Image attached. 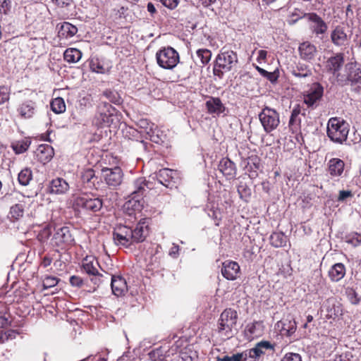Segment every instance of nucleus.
Masks as SVG:
<instances>
[{
  "mask_svg": "<svg viewBox=\"0 0 361 361\" xmlns=\"http://www.w3.org/2000/svg\"><path fill=\"white\" fill-rule=\"evenodd\" d=\"M238 55L236 52L222 48L216 56L214 67L213 74L219 79L223 78L224 74L231 71L238 63Z\"/></svg>",
  "mask_w": 361,
  "mask_h": 361,
  "instance_id": "1",
  "label": "nucleus"
},
{
  "mask_svg": "<svg viewBox=\"0 0 361 361\" xmlns=\"http://www.w3.org/2000/svg\"><path fill=\"white\" fill-rule=\"evenodd\" d=\"M340 78L338 86L350 85L353 91L359 93L361 91V63L357 61L347 63L344 66V73Z\"/></svg>",
  "mask_w": 361,
  "mask_h": 361,
  "instance_id": "2",
  "label": "nucleus"
},
{
  "mask_svg": "<svg viewBox=\"0 0 361 361\" xmlns=\"http://www.w3.org/2000/svg\"><path fill=\"white\" fill-rule=\"evenodd\" d=\"M238 313L232 308L225 309L218 320L217 331L225 339L231 338L234 335V330L238 320Z\"/></svg>",
  "mask_w": 361,
  "mask_h": 361,
  "instance_id": "3",
  "label": "nucleus"
},
{
  "mask_svg": "<svg viewBox=\"0 0 361 361\" xmlns=\"http://www.w3.org/2000/svg\"><path fill=\"white\" fill-rule=\"evenodd\" d=\"M349 133V124L338 117L331 118L327 123L326 133L334 142L343 144L346 141Z\"/></svg>",
  "mask_w": 361,
  "mask_h": 361,
  "instance_id": "4",
  "label": "nucleus"
},
{
  "mask_svg": "<svg viewBox=\"0 0 361 361\" xmlns=\"http://www.w3.org/2000/svg\"><path fill=\"white\" fill-rule=\"evenodd\" d=\"M99 267L98 261L94 257H86L82 262V269L89 276L90 281L93 283V290H95L105 281H108L109 274L106 272L105 275L99 272Z\"/></svg>",
  "mask_w": 361,
  "mask_h": 361,
  "instance_id": "5",
  "label": "nucleus"
},
{
  "mask_svg": "<svg viewBox=\"0 0 361 361\" xmlns=\"http://www.w3.org/2000/svg\"><path fill=\"white\" fill-rule=\"evenodd\" d=\"M156 60L161 68L173 70L178 64L180 56L174 48L170 46L164 47L156 53Z\"/></svg>",
  "mask_w": 361,
  "mask_h": 361,
  "instance_id": "6",
  "label": "nucleus"
},
{
  "mask_svg": "<svg viewBox=\"0 0 361 361\" xmlns=\"http://www.w3.org/2000/svg\"><path fill=\"white\" fill-rule=\"evenodd\" d=\"M103 204V199L93 193H84L78 196L74 200L75 207L91 213L100 212Z\"/></svg>",
  "mask_w": 361,
  "mask_h": 361,
  "instance_id": "7",
  "label": "nucleus"
},
{
  "mask_svg": "<svg viewBox=\"0 0 361 361\" xmlns=\"http://www.w3.org/2000/svg\"><path fill=\"white\" fill-rule=\"evenodd\" d=\"M344 54L337 53L335 55L329 57L326 61L325 68L326 72L332 75L333 83L338 85L340 82V76L343 73L341 72L344 65Z\"/></svg>",
  "mask_w": 361,
  "mask_h": 361,
  "instance_id": "8",
  "label": "nucleus"
},
{
  "mask_svg": "<svg viewBox=\"0 0 361 361\" xmlns=\"http://www.w3.org/2000/svg\"><path fill=\"white\" fill-rule=\"evenodd\" d=\"M116 114V109L108 102H102L98 106L94 117L95 124L100 128L109 126L113 123Z\"/></svg>",
  "mask_w": 361,
  "mask_h": 361,
  "instance_id": "9",
  "label": "nucleus"
},
{
  "mask_svg": "<svg viewBox=\"0 0 361 361\" xmlns=\"http://www.w3.org/2000/svg\"><path fill=\"white\" fill-rule=\"evenodd\" d=\"M259 118L264 131L269 133L279 125V114L274 109L265 106L260 114Z\"/></svg>",
  "mask_w": 361,
  "mask_h": 361,
  "instance_id": "10",
  "label": "nucleus"
},
{
  "mask_svg": "<svg viewBox=\"0 0 361 361\" xmlns=\"http://www.w3.org/2000/svg\"><path fill=\"white\" fill-rule=\"evenodd\" d=\"M55 233L51 238V244L54 246L66 249L74 244V238L71 233L70 227L61 226L55 228Z\"/></svg>",
  "mask_w": 361,
  "mask_h": 361,
  "instance_id": "11",
  "label": "nucleus"
},
{
  "mask_svg": "<svg viewBox=\"0 0 361 361\" xmlns=\"http://www.w3.org/2000/svg\"><path fill=\"white\" fill-rule=\"evenodd\" d=\"M102 174L105 183L109 187L116 188L122 183L123 173L119 166L114 168H103L102 169Z\"/></svg>",
  "mask_w": 361,
  "mask_h": 361,
  "instance_id": "12",
  "label": "nucleus"
},
{
  "mask_svg": "<svg viewBox=\"0 0 361 361\" xmlns=\"http://www.w3.org/2000/svg\"><path fill=\"white\" fill-rule=\"evenodd\" d=\"M324 94V87L319 82H314L304 94V103L311 108L317 106Z\"/></svg>",
  "mask_w": 361,
  "mask_h": 361,
  "instance_id": "13",
  "label": "nucleus"
},
{
  "mask_svg": "<svg viewBox=\"0 0 361 361\" xmlns=\"http://www.w3.org/2000/svg\"><path fill=\"white\" fill-rule=\"evenodd\" d=\"M155 177L165 187L168 188H176L178 176L176 171L167 168L161 169L155 173Z\"/></svg>",
  "mask_w": 361,
  "mask_h": 361,
  "instance_id": "14",
  "label": "nucleus"
},
{
  "mask_svg": "<svg viewBox=\"0 0 361 361\" xmlns=\"http://www.w3.org/2000/svg\"><path fill=\"white\" fill-rule=\"evenodd\" d=\"M205 107L209 114H215L218 116L221 114L226 116L228 113V109L219 97H209L205 102Z\"/></svg>",
  "mask_w": 361,
  "mask_h": 361,
  "instance_id": "15",
  "label": "nucleus"
},
{
  "mask_svg": "<svg viewBox=\"0 0 361 361\" xmlns=\"http://www.w3.org/2000/svg\"><path fill=\"white\" fill-rule=\"evenodd\" d=\"M37 111V102L32 99L23 101L17 108L19 116L24 119H30L34 117Z\"/></svg>",
  "mask_w": 361,
  "mask_h": 361,
  "instance_id": "16",
  "label": "nucleus"
},
{
  "mask_svg": "<svg viewBox=\"0 0 361 361\" xmlns=\"http://www.w3.org/2000/svg\"><path fill=\"white\" fill-rule=\"evenodd\" d=\"M303 18L311 23V29L317 35L324 34L327 30V25L322 18L315 13H305Z\"/></svg>",
  "mask_w": 361,
  "mask_h": 361,
  "instance_id": "17",
  "label": "nucleus"
},
{
  "mask_svg": "<svg viewBox=\"0 0 361 361\" xmlns=\"http://www.w3.org/2000/svg\"><path fill=\"white\" fill-rule=\"evenodd\" d=\"M148 234V224L145 219H142L134 228H132V244L145 241Z\"/></svg>",
  "mask_w": 361,
  "mask_h": 361,
  "instance_id": "18",
  "label": "nucleus"
},
{
  "mask_svg": "<svg viewBox=\"0 0 361 361\" xmlns=\"http://www.w3.org/2000/svg\"><path fill=\"white\" fill-rule=\"evenodd\" d=\"M218 169L227 180L234 179L237 174L235 164L227 157H224L220 160Z\"/></svg>",
  "mask_w": 361,
  "mask_h": 361,
  "instance_id": "19",
  "label": "nucleus"
},
{
  "mask_svg": "<svg viewBox=\"0 0 361 361\" xmlns=\"http://www.w3.org/2000/svg\"><path fill=\"white\" fill-rule=\"evenodd\" d=\"M240 270V266L236 262L227 260L223 262L221 271L225 279L234 281L238 277Z\"/></svg>",
  "mask_w": 361,
  "mask_h": 361,
  "instance_id": "20",
  "label": "nucleus"
},
{
  "mask_svg": "<svg viewBox=\"0 0 361 361\" xmlns=\"http://www.w3.org/2000/svg\"><path fill=\"white\" fill-rule=\"evenodd\" d=\"M324 307L326 312V317L328 319H336V317L342 315V307L339 302H338L335 298H328L324 303Z\"/></svg>",
  "mask_w": 361,
  "mask_h": 361,
  "instance_id": "21",
  "label": "nucleus"
},
{
  "mask_svg": "<svg viewBox=\"0 0 361 361\" xmlns=\"http://www.w3.org/2000/svg\"><path fill=\"white\" fill-rule=\"evenodd\" d=\"M151 188L149 181H147L144 177L138 178L133 182V190L130 196L143 198L147 191Z\"/></svg>",
  "mask_w": 361,
  "mask_h": 361,
  "instance_id": "22",
  "label": "nucleus"
},
{
  "mask_svg": "<svg viewBox=\"0 0 361 361\" xmlns=\"http://www.w3.org/2000/svg\"><path fill=\"white\" fill-rule=\"evenodd\" d=\"M35 155L40 163L45 164L49 162L54 155V148L47 144H43L38 146L35 151Z\"/></svg>",
  "mask_w": 361,
  "mask_h": 361,
  "instance_id": "23",
  "label": "nucleus"
},
{
  "mask_svg": "<svg viewBox=\"0 0 361 361\" xmlns=\"http://www.w3.org/2000/svg\"><path fill=\"white\" fill-rule=\"evenodd\" d=\"M344 170L345 163L341 159L332 158L327 164V171L332 178L342 177Z\"/></svg>",
  "mask_w": 361,
  "mask_h": 361,
  "instance_id": "24",
  "label": "nucleus"
},
{
  "mask_svg": "<svg viewBox=\"0 0 361 361\" xmlns=\"http://www.w3.org/2000/svg\"><path fill=\"white\" fill-rule=\"evenodd\" d=\"M70 189L68 183L62 178H56L49 183V192L54 195H63Z\"/></svg>",
  "mask_w": 361,
  "mask_h": 361,
  "instance_id": "25",
  "label": "nucleus"
},
{
  "mask_svg": "<svg viewBox=\"0 0 361 361\" xmlns=\"http://www.w3.org/2000/svg\"><path fill=\"white\" fill-rule=\"evenodd\" d=\"M277 328L279 329L282 336L288 337L291 336L296 330V322L293 319H283L276 324Z\"/></svg>",
  "mask_w": 361,
  "mask_h": 361,
  "instance_id": "26",
  "label": "nucleus"
},
{
  "mask_svg": "<svg viewBox=\"0 0 361 361\" xmlns=\"http://www.w3.org/2000/svg\"><path fill=\"white\" fill-rule=\"evenodd\" d=\"M111 286L113 293L116 296H121L128 290L125 279L120 276H111Z\"/></svg>",
  "mask_w": 361,
  "mask_h": 361,
  "instance_id": "27",
  "label": "nucleus"
},
{
  "mask_svg": "<svg viewBox=\"0 0 361 361\" xmlns=\"http://www.w3.org/2000/svg\"><path fill=\"white\" fill-rule=\"evenodd\" d=\"M331 39L337 47L345 46L348 44V35L343 27L337 26L331 33Z\"/></svg>",
  "mask_w": 361,
  "mask_h": 361,
  "instance_id": "28",
  "label": "nucleus"
},
{
  "mask_svg": "<svg viewBox=\"0 0 361 361\" xmlns=\"http://www.w3.org/2000/svg\"><path fill=\"white\" fill-rule=\"evenodd\" d=\"M299 52L301 59L305 61H310L315 56L316 47L309 42H305L300 44Z\"/></svg>",
  "mask_w": 361,
  "mask_h": 361,
  "instance_id": "29",
  "label": "nucleus"
},
{
  "mask_svg": "<svg viewBox=\"0 0 361 361\" xmlns=\"http://www.w3.org/2000/svg\"><path fill=\"white\" fill-rule=\"evenodd\" d=\"M145 133L149 140L154 143L162 144L164 142L165 135L154 123H151L149 128H146Z\"/></svg>",
  "mask_w": 361,
  "mask_h": 361,
  "instance_id": "30",
  "label": "nucleus"
},
{
  "mask_svg": "<svg viewBox=\"0 0 361 361\" xmlns=\"http://www.w3.org/2000/svg\"><path fill=\"white\" fill-rule=\"evenodd\" d=\"M300 113V106L298 104L295 106L291 111V115L288 122V126L293 132L298 131L300 128L301 118L299 116Z\"/></svg>",
  "mask_w": 361,
  "mask_h": 361,
  "instance_id": "31",
  "label": "nucleus"
},
{
  "mask_svg": "<svg viewBox=\"0 0 361 361\" xmlns=\"http://www.w3.org/2000/svg\"><path fill=\"white\" fill-rule=\"evenodd\" d=\"M345 274V267L342 263H336L331 267L329 271V276L332 281L338 282L341 280Z\"/></svg>",
  "mask_w": 361,
  "mask_h": 361,
  "instance_id": "32",
  "label": "nucleus"
},
{
  "mask_svg": "<svg viewBox=\"0 0 361 361\" xmlns=\"http://www.w3.org/2000/svg\"><path fill=\"white\" fill-rule=\"evenodd\" d=\"M291 73L295 77L299 78L310 77L312 75L310 66L302 63H298L295 67H293Z\"/></svg>",
  "mask_w": 361,
  "mask_h": 361,
  "instance_id": "33",
  "label": "nucleus"
},
{
  "mask_svg": "<svg viewBox=\"0 0 361 361\" xmlns=\"http://www.w3.org/2000/svg\"><path fill=\"white\" fill-rule=\"evenodd\" d=\"M77 32L76 26L68 22H63L59 28V35L67 39L73 37Z\"/></svg>",
  "mask_w": 361,
  "mask_h": 361,
  "instance_id": "34",
  "label": "nucleus"
},
{
  "mask_svg": "<svg viewBox=\"0 0 361 361\" xmlns=\"http://www.w3.org/2000/svg\"><path fill=\"white\" fill-rule=\"evenodd\" d=\"M130 197V199L124 204L125 209L128 211L140 212L144 207L145 201L143 198Z\"/></svg>",
  "mask_w": 361,
  "mask_h": 361,
  "instance_id": "35",
  "label": "nucleus"
},
{
  "mask_svg": "<svg viewBox=\"0 0 361 361\" xmlns=\"http://www.w3.org/2000/svg\"><path fill=\"white\" fill-rule=\"evenodd\" d=\"M270 244L274 247L286 246L287 236L283 232H274L269 237Z\"/></svg>",
  "mask_w": 361,
  "mask_h": 361,
  "instance_id": "36",
  "label": "nucleus"
},
{
  "mask_svg": "<svg viewBox=\"0 0 361 361\" xmlns=\"http://www.w3.org/2000/svg\"><path fill=\"white\" fill-rule=\"evenodd\" d=\"M30 144L31 140L29 138H25L13 142L11 147L16 154H20L25 152L28 149Z\"/></svg>",
  "mask_w": 361,
  "mask_h": 361,
  "instance_id": "37",
  "label": "nucleus"
},
{
  "mask_svg": "<svg viewBox=\"0 0 361 361\" xmlns=\"http://www.w3.org/2000/svg\"><path fill=\"white\" fill-rule=\"evenodd\" d=\"M82 57V52L76 48H68L63 53V59L68 63H77Z\"/></svg>",
  "mask_w": 361,
  "mask_h": 361,
  "instance_id": "38",
  "label": "nucleus"
},
{
  "mask_svg": "<svg viewBox=\"0 0 361 361\" xmlns=\"http://www.w3.org/2000/svg\"><path fill=\"white\" fill-rule=\"evenodd\" d=\"M176 68L178 80H183L190 77L191 68L190 66L179 61Z\"/></svg>",
  "mask_w": 361,
  "mask_h": 361,
  "instance_id": "39",
  "label": "nucleus"
},
{
  "mask_svg": "<svg viewBox=\"0 0 361 361\" xmlns=\"http://www.w3.org/2000/svg\"><path fill=\"white\" fill-rule=\"evenodd\" d=\"M81 179L84 183L87 184L89 188H92L94 186V183L97 180V178L92 169H87L82 171Z\"/></svg>",
  "mask_w": 361,
  "mask_h": 361,
  "instance_id": "40",
  "label": "nucleus"
},
{
  "mask_svg": "<svg viewBox=\"0 0 361 361\" xmlns=\"http://www.w3.org/2000/svg\"><path fill=\"white\" fill-rule=\"evenodd\" d=\"M32 179V172L30 169L25 168L18 173V183L23 186L27 185Z\"/></svg>",
  "mask_w": 361,
  "mask_h": 361,
  "instance_id": "41",
  "label": "nucleus"
},
{
  "mask_svg": "<svg viewBox=\"0 0 361 361\" xmlns=\"http://www.w3.org/2000/svg\"><path fill=\"white\" fill-rule=\"evenodd\" d=\"M103 96L105 97L110 102L119 105L122 103L123 99L120 94L111 89H107L103 92Z\"/></svg>",
  "mask_w": 361,
  "mask_h": 361,
  "instance_id": "42",
  "label": "nucleus"
},
{
  "mask_svg": "<svg viewBox=\"0 0 361 361\" xmlns=\"http://www.w3.org/2000/svg\"><path fill=\"white\" fill-rule=\"evenodd\" d=\"M113 239L116 245H122L125 247H129L133 245L130 240L124 237L116 229L113 232Z\"/></svg>",
  "mask_w": 361,
  "mask_h": 361,
  "instance_id": "43",
  "label": "nucleus"
},
{
  "mask_svg": "<svg viewBox=\"0 0 361 361\" xmlns=\"http://www.w3.org/2000/svg\"><path fill=\"white\" fill-rule=\"evenodd\" d=\"M51 109L56 114H61L66 111V104L61 97H56L51 102Z\"/></svg>",
  "mask_w": 361,
  "mask_h": 361,
  "instance_id": "44",
  "label": "nucleus"
},
{
  "mask_svg": "<svg viewBox=\"0 0 361 361\" xmlns=\"http://www.w3.org/2000/svg\"><path fill=\"white\" fill-rule=\"evenodd\" d=\"M196 54L202 66H206L211 60L212 52L207 49H200L196 51Z\"/></svg>",
  "mask_w": 361,
  "mask_h": 361,
  "instance_id": "45",
  "label": "nucleus"
},
{
  "mask_svg": "<svg viewBox=\"0 0 361 361\" xmlns=\"http://www.w3.org/2000/svg\"><path fill=\"white\" fill-rule=\"evenodd\" d=\"M262 322H254L247 324L245 331L248 332L250 336H258L262 332Z\"/></svg>",
  "mask_w": 361,
  "mask_h": 361,
  "instance_id": "46",
  "label": "nucleus"
},
{
  "mask_svg": "<svg viewBox=\"0 0 361 361\" xmlns=\"http://www.w3.org/2000/svg\"><path fill=\"white\" fill-rule=\"evenodd\" d=\"M217 361H245L246 353L244 351L233 354L231 355H224L223 357H217Z\"/></svg>",
  "mask_w": 361,
  "mask_h": 361,
  "instance_id": "47",
  "label": "nucleus"
},
{
  "mask_svg": "<svg viewBox=\"0 0 361 361\" xmlns=\"http://www.w3.org/2000/svg\"><path fill=\"white\" fill-rule=\"evenodd\" d=\"M244 353H246V360L250 358L256 360L264 354V351L260 350L256 344L254 348L244 350Z\"/></svg>",
  "mask_w": 361,
  "mask_h": 361,
  "instance_id": "48",
  "label": "nucleus"
},
{
  "mask_svg": "<svg viewBox=\"0 0 361 361\" xmlns=\"http://www.w3.org/2000/svg\"><path fill=\"white\" fill-rule=\"evenodd\" d=\"M51 235V226L50 224L46 225L43 227L37 235V239L41 243H45Z\"/></svg>",
  "mask_w": 361,
  "mask_h": 361,
  "instance_id": "49",
  "label": "nucleus"
},
{
  "mask_svg": "<svg viewBox=\"0 0 361 361\" xmlns=\"http://www.w3.org/2000/svg\"><path fill=\"white\" fill-rule=\"evenodd\" d=\"M345 241L354 247H357L361 244V234L356 232L348 234L345 237Z\"/></svg>",
  "mask_w": 361,
  "mask_h": 361,
  "instance_id": "50",
  "label": "nucleus"
},
{
  "mask_svg": "<svg viewBox=\"0 0 361 361\" xmlns=\"http://www.w3.org/2000/svg\"><path fill=\"white\" fill-rule=\"evenodd\" d=\"M345 293H346L348 299L349 300V301L350 302L351 304H353V305L359 304V302L361 300V298L358 295L357 293L356 292V290L354 288L348 287L345 289Z\"/></svg>",
  "mask_w": 361,
  "mask_h": 361,
  "instance_id": "51",
  "label": "nucleus"
},
{
  "mask_svg": "<svg viewBox=\"0 0 361 361\" xmlns=\"http://www.w3.org/2000/svg\"><path fill=\"white\" fill-rule=\"evenodd\" d=\"M24 213V209L23 204H16L12 206L10 209L9 215L13 219H18L23 216Z\"/></svg>",
  "mask_w": 361,
  "mask_h": 361,
  "instance_id": "52",
  "label": "nucleus"
},
{
  "mask_svg": "<svg viewBox=\"0 0 361 361\" xmlns=\"http://www.w3.org/2000/svg\"><path fill=\"white\" fill-rule=\"evenodd\" d=\"M90 67L92 72H95L97 73L104 74L106 72V68L98 59H92L90 63Z\"/></svg>",
  "mask_w": 361,
  "mask_h": 361,
  "instance_id": "53",
  "label": "nucleus"
},
{
  "mask_svg": "<svg viewBox=\"0 0 361 361\" xmlns=\"http://www.w3.org/2000/svg\"><path fill=\"white\" fill-rule=\"evenodd\" d=\"M237 190L241 199L246 200L251 195V190L245 183H240Z\"/></svg>",
  "mask_w": 361,
  "mask_h": 361,
  "instance_id": "54",
  "label": "nucleus"
},
{
  "mask_svg": "<svg viewBox=\"0 0 361 361\" xmlns=\"http://www.w3.org/2000/svg\"><path fill=\"white\" fill-rule=\"evenodd\" d=\"M11 0H0V15L8 16L11 10Z\"/></svg>",
  "mask_w": 361,
  "mask_h": 361,
  "instance_id": "55",
  "label": "nucleus"
},
{
  "mask_svg": "<svg viewBox=\"0 0 361 361\" xmlns=\"http://www.w3.org/2000/svg\"><path fill=\"white\" fill-rule=\"evenodd\" d=\"M247 171L249 172V176L251 178H255L257 176V169L259 168V162L253 161L252 165L250 164V162L247 163V165L245 166Z\"/></svg>",
  "mask_w": 361,
  "mask_h": 361,
  "instance_id": "56",
  "label": "nucleus"
},
{
  "mask_svg": "<svg viewBox=\"0 0 361 361\" xmlns=\"http://www.w3.org/2000/svg\"><path fill=\"white\" fill-rule=\"evenodd\" d=\"M117 231H118L121 234H122L124 237L128 238L130 240L132 243V228L126 226H119L115 228Z\"/></svg>",
  "mask_w": 361,
  "mask_h": 361,
  "instance_id": "57",
  "label": "nucleus"
},
{
  "mask_svg": "<svg viewBox=\"0 0 361 361\" xmlns=\"http://www.w3.org/2000/svg\"><path fill=\"white\" fill-rule=\"evenodd\" d=\"M10 99L9 89L6 86H0V105L8 102Z\"/></svg>",
  "mask_w": 361,
  "mask_h": 361,
  "instance_id": "58",
  "label": "nucleus"
},
{
  "mask_svg": "<svg viewBox=\"0 0 361 361\" xmlns=\"http://www.w3.org/2000/svg\"><path fill=\"white\" fill-rule=\"evenodd\" d=\"M281 361H302V357L298 353H287Z\"/></svg>",
  "mask_w": 361,
  "mask_h": 361,
  "instance_id": "59",
  "label": "nucleus"
},
{
  "mask_svg": "<svg viewBox=\"0 0 361 361\" xmlns=\"http://www.w3.org/2000/svg\"><path fill=\"white\" fill-rule=\"evenodd\" d=\"M58 282L59 279L56 277L47 276L43 281V286L45 288H48L55 286Z\"/></svg>",
  "mask_w": 361,
  "mask_h": 361,
  "instance_id": "60",
  "label": "nucleus"
},
{
  "mask_svg": "<svg viewBox=\"0 0 361 361\" xmlns=\"http://www.w3.org/2000/svg\"><path fill=\"white\" fill-rule=\"evenodd\" d=\"M149 358L153 361H161L164 360L163 355L161 354V350L160 349H156L152 350L149 353Z\"/></svg>",
  "mask_w": 361,
  "mask_h": 361,
  "instance_id": "61",
  "label": "nucleus"
},
{
  "mask_svg": "<svg viewBox=\"0 0 361 361\" xmlns=\"http://www.w3.org/2000/svg\"><path fill=\"white\" fill-rule=\"evenodd\" d=\"M70 283L72 286L80 288L83 285V280L78 276H72L69 279Z\"/></svg>",
  "mask_w": 361,
  "mask_h": 361,
  "instance_id": "62",
  "label": "nucleus"
},
{
  "mask_svg": "<svg viewBox=\"0 0 361 361\" xmlns=\"http://www.w3.org/2000/svg\"><path fill=\"white\" fill-rule=\"evenodd\" d=\"M161 4L170 10L176 8L179 3L178 0H160Z\"/></svg>",
  "mask_w": 361,
  "mask_h": 361,
  "instance_id": "63",
  "label": "nucleus"
},
{
  "mask_svg": "<svg viewBox=\"0 0 361 361\" xmlns=\"http://www.w3.org/2000/svg\"><path fill=\"white\" fill-rule=\"evenodd\" d=\"M279 77V70L276 69L273 72H268L266 78L272 84H274L277 82Z\"/></svg>",
  "mask_w": 361,
  "mask_h": 361,
  "instance_id": "64",
  "label": "nucleus"
}]
</instances>
